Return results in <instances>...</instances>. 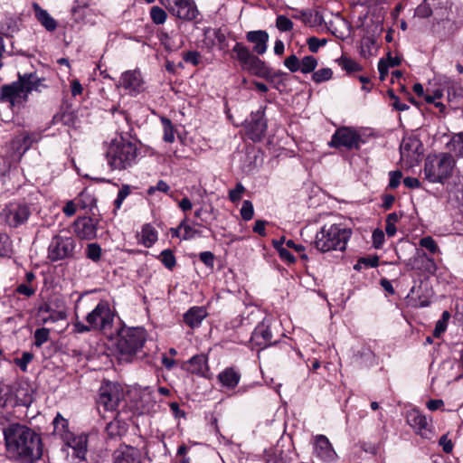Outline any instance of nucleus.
<instances>
[{"label":"nucleus","mask_w":463,"mask_h":463,"mask_svg":"<svg viewBox=\"0 0 463 463\" xmlns=\"http://www.w3.org/2000/svg\"><path fill=\"white\" fill-rule=\"evenodd\" d=\"M427 260L430 262L432 266H434L433 260L429 258L428 255L424 251L418 250L417 253L410 258L406 262L405 266L409 270H420L423 262Z\"/></svg>","instance_id":"nucleus-29"},{"label":"nucleus","mask_w":463,"mask_h":463,"mask_svg":"<svg viewBox=\"0 0 463 463\" xmlns=\"http://www.w3.org/2000/svg\"><path fill=\"white\" fill-rule=\"evenodd\" d=\"M54 434L63 436L67 433L68 420L64 419L60 413H57L56 417L52 421Z\"/></svg>","instance_id":"nucleus-37"},{"label":"nucleus","mask_w":463,"mask_h":463,"mask_svg":"<svg viewBox=\"0 0 463 463\" xmlns=\"http://www.w3.org/2000/svg\"><path fill=\"white\" fill-rule=\"evenodd\" d=\"M33 355L30 352L23 353L20 358L14 359V363L23 372L27 371V365L30 362H32Z\"/></svg>","instance_id":"nucleus-51"},{"label":"nucleus","mask_w":463,"mask_h":463,"mask_svg":"<svg viewBox=\"0 0 463 463\" xmlns=\"http://www.w3.org/2000/svg\"><path fill=\"white\" fill-rule=\"evenodd\" d=\"M333 71L330 68H323L317 71H314L312 74V80L316 83L319 84L332 79Z\"/></svg>","instance_id":"nucleus-40"},{"label":"nucleus","mask_w":463,"mask_h":463,"mask_svg":"<svg viewBox=\"0 0 463 463\" xmlns=\"http://www.w3.org/2000/svg\"><path fill=\"white\" fill-rule=\"evenodd\" d=\"M351 234V230L343 227L341 224L325 225L317 232L313 243L315 248L321 252L343 251L345 250Z\"/></svg>","instance_id":"nucleus-3"},{"label":"nucleus","mask_w":463,"mask_h":463,"mask_svg":"<svg viewBox=\"0 0 463 463\" xmlns=\"http://www.w3.org/2000/svg\"><path fill=\"white\" fill-rule=\"evenodd\" d=\"M419 245L428 250L432 254H435L439 251L438 244L431 236H425L421 238L419 241Z\"/></svg>","instance_id":"nucleus-44"},{"label":"nucleus","mask_w":463,"mask_h":463,"mask_svg":"<svg viewBox=\"0 0 463 463\" xmlns=\"http://www.w3.org/2000/svg\"><path fill=\"white\" fill-rule=\"evenodd\" d=\"M150 18L155 24H163L166 21L167 14L163 8L154 5L150 9Z\"/></svg>","instance_id":"nucleus-38"},{"label":"nucleus","mask_w":463,"mask_h":463,"mask_svg":"<svg viewBox=\"0 0 463 463\" xmlns=\"http://www.w3.org/2000/svg\"><path fill=\"white\" fill-rule=\"evenodd\" d=\"M247 42L252 44L253 54L263 55L268 50L269 33L265 30L249 31L246 33Z\"/></svg>","instance_id":"nucleus-16"},{"label":"nucleus","mask_w":463,"mask_h":463,"mask_svg":"<svg viewBox=\"0 0 463 463\" xmlns=\"http://www.w3.org/2000/svg\"><path fill=\"white\" fill-rule=\"evenodd\" d=\"M363 142L361 135L351 128H338L332 136L328 145L331 147H345L347 150L359 149Z\"/></svg>","instance_id":"nucleus-10"},{"label":"nucleus","mask_w":463,"mask_h":463,"mask_svg":"<svg viewBox=\"0 0 463 463\" xmlns=\"http://www.w3.org/2000/svg\"><path fill=\"white\" fill-rule=\"evenodd\" d=\"M455 159L449 153L430 155L425 160L424 175L430 183H443L452 174Z\"/></svg>","instance_id":"nucleus-6"},{"label":"nucleus","mask_w":463,"mask_h":463,"mask_svg":"<svg viewBox=\"0 0 463 463\" xmlns=\"http://www.w3.org/2000/svg\"><path fill=\"white\" fill-rule=\"evenodd\" d=\"M120 85L129 91L139 92L143 85V80L139 71H128L120 77Z\"/></svg>","instance_id":"nucleus-21"},{"label":"nucleus","mask_w":463,"mask_h":463,"mask_svg":"<svg viewBox=\"0 0 463 463\" xmlns=\"http://www.w3.org/2000/svg\"><path fill=\"white\" fill-rule=\"evenodd\" d=\"M244 191V186L241 183H238L235 188L229 192V199L232 203L240 201Z\"/></svg>","instance_id":"nucleus-54"},{"label":"nucleus","mask_w":463,"mask_h":463,"mask_svg":"<svg viewBox=\"0 0 463 463\" xmlns=\"http://www.w3.org/2000/svg\"><path fill=\"white\" fill-rule=\"evenodd\" d=\"M112 463H142L139 450L130 445L120 444L112 453Z\"/></svg>","instance_id":"nucleus-15"},{"label":"nucleus","mask_w":463,"mask_h":463,"mask_svg":"<svg viewBox=\"0 0 463 463\" xmlns=\"http://www.w3.org/2000/svg\"><path fill=\"white\" fill-rule=\"evenodd\" d=\"M30 215L31 211L29 206L22 203H11L6 206L2 213L5 223L12 228H17L24 224Z\"/></svg>","instance_id":"nucleus-11"},{"label":"nucleus","mask_w":463,"mask_h":463,"mask_svg":"<svg viewBox=\"0 0 463 463\" xmlns=\"http://www.w3.org/2000/svg\"><path fill=\"white\" fill-rule=\"evenodd\" d=\"M276 26L281 32H288L293 28L292 21L285 15H278Z\"/></svg>","instance_id":"nucleus-46"},{"label":"nucleus","mask_w":463,"mask_h":463,"mask_svg":"<svg viewBox=\"0 0 463 463\" xmlns=\"http://www.w3.org/2000/svg\"><path fill=\"white\" fill-rule=\"evenodd\" d=\"M106 157L112 169L124 170L136 163L137 147L135 143L120 137L110 142L106 151Z\"/></svg>","instance_id":"nucleus-4"},{"label":"nucleus","mask_w":463,"mask_h":463,"mask_svg":"<svg viewBox=\"0 0 463 463\" xmlns=\"http://www.w3.org/2000/svg\"><path fill=\"white\" fill-rule=\"evenodd\" d=\"M277 342L278 340L273 337L271 326L269 323V320L265 319L255 327L250 337L251 345L259 347L260 349H264L275 345Z\"/></svg>","instance_id":"nucleus-14"},{"label":"nucleus","mask_w":463,"mask_h":463,"mask_svg":"<svg viewBox=\"0 0 463 463\" xmlns=\"http://www.w3.org/2000/svg\"><path fill=\"white\" fill-rule=\"evenodd\" d=\"M241 215L244 221H250L254 215L253 204L250 201L245 200L242 203Z\"/></svg>","instance_id":"nucleus-47"},{"label":"nucleus","mask_w":463,"mask_h":463,"mask_svg":"<svg viewBox=\"0 0 463 463\" xmlns=\"http://www.w3.org/2000/svg\"><path fill=\"white\" fill-rule=\"evenodd\" d=\"M18 31L16 21L12 17H5L0 25V33L7 37Z\"/></svg>","instance_id":"nucleus-33"},{"label":"nucleus","mask_w":463,"mask_h":463,"mask_svg":"<svg viewBox=\"0 0 463 463\" xmlns=\"http://www.w3.org/2000/svg\"><path fill=\"white\" fill-rule=\"evenodd\" d=\"M76 234L83 240H91L97 235V222L91 217H79L74 222Z\"/></svg>","instance_id":"nucleus-17"},{"label":"nucleus","mask_w":463,"mask_h":463,"mask_svg":"<svg viewBox=\"0 0 463 463\" xmlns=\"http://www.w3.org/2000/svg\"><path fill=\"white\" fill-rule=\"evenodd\" d=\"M273 246L278 250L279 257L288 261V263H294L296 259L287 249L283 248V239L280 241H274Z\"/></svg>","instance_id":"nucleus-41"},{"label":"nucleus","mask_w":463,"mask_h":463,"mask_svg":"<svg viewBox=\"0 0 463 463\" xmlns=\"http://www.w3.org/2000/svg\"><path fill=\"white\" fill-rule=\"evenodd\" d=\"M146 333L142 327L122 328L118 332L117 350L121 362L129 363L142 351Z\"/></svg>","instance_id":"nucleus-2"},{"label":"nucleus","mask_w":463,"mask_h":463,"mask_svg":"<svg viewBox=\"0 0 463 463\" xmlns=\"http://www.w3.org/2000/svg\"><path fill=\"white\" fill-rule=\"evenodd\" d=\"M364 264L367 268H376L379 265V257L377 255L360 258L358 263L354 265V269H359L360 265Z\"/></svg>","instance_id":"nucleus-50"},{"label":"nucleus","mask_w":463,"mask_h":463,"mask_svg":"<svg viewBox=\"0 0 463 463\" xmlns=\"http://www.w3.org/2000/svg\"><path fill=\"white\" fill-rule=\"evenodd\" d=\"M34 16L37 21L48 31L53 32L57 28V22L52 18L50 14L43 9L37 3L33 4Z\"/></svg>","instance_id":"nucleus-24"},{"label":"nucleus","mask_w":463,"mask_h":463,"mask_svg":"<svg viewBox=\"0 0 463 463\" xmlns=\"http://www.w3.org/2000/svg\"><path fill=\"white\" fill-rule=\"evenodd\" d=\"M50 335V330L45 327L36 329L34 332V345L38 347L42 346L45 342L48 341Z\"/></svg>","instance_id":"nucleus-45"},{"label":"nucleus","mask_w":463,"mask_h":463,"mask_svg":"<svg viewBox=\"0 0 463 463\" xmlns=\"http://www.w3.org/2000/svg\"><path fill=\"white\" fill-rule=\"evenodd\" d=\"M264 116L265 107H260L257 111L251 112L246 122L247 135L254 142L260 141L266 133L267 122Z\"/></svg>","instance_id":"nucleus-12"},{"label":"nucleus","mask_w":463,"mask_h":463,"mask_svg":"<svg viewBox=\"0 0 463 463\" xmlns=\"http://www.w3.org/2000/svg\"><path fill=\"white\" fill-rule=\"evenodd\" d=\"M179 228H183L184 230V235L182 237L183 240H191L195 237L196 234L199 233L198 231L192 228L190 225L185 223V220H184L180 225Z\"/></svg>","instance_id":"nucleus-55"},{"label":"nucleus","mask_w":463,"mask_h":463,"mask_svg":"<svg viewBox=\"0 0 463 463\" xmlns=\"http://www.w3.org/2000/svg\"><path fill=\"white\" fill-rule=\"evenodd\" d=\"M432 14L430 7L425 3L416 8V14L421 18L430 17Z\"/></svg>","instance_id":"nucleus-60"},{"label":"nucleus","mask_w":463,"mask_h":463,"mask_svg":"<svg viewBox=\"0 0 463 463\" xmlns=\"http://www.w3.org/2000/svg\"><path fill=\"white\" fill-rule=\"evenodd\" d=\"M159 260L168 269H173L176 264L175 257L171 250H164L160 253Z\"/></svg>","instance_id":"nucleus-42"},{"label":"nucleus","mask_w":463,"mask_h":463,"mask_svg":"<svg viewBox=\"0 0 463 463\" xmlns=\"http://www.w3.org/2000/svg\"><path fill=\"white\" fill-rule=\"evenodd\" d=\"M200 260L204 263L207 267L213 268L214 265V255L211 251H203L199 255Z\"/></svg>","instance_id":"nucleus-58"},{"label":"nucleus","mask_w":463,"mask_h":463,"mask_svg":"<svg viewBox=\"0 0 463 463\" xmlns=\"http://www.w3.org/2000/svg\"><path fill=\"white\" fill-rule=\"evenodd\" d=\"M23 91L21 82L18 81L3 85L0 89V100L9 102L13 107L24 101Z\"/></svg>","instance_id":"nucleus-18"},{"label":"nucleus","mask_w":463,"mask_h":463,"mask_svg":"<svg viewBox=\"0 0 463 463\" xmlns=\"http://www.w3.org/2000/svg\"><path fill=\"white\" fill-rule=\"evenodd\" d=\"M338 65L348 73L360 71L362 67L355 61L349 59L347 57L342 56L341 58L336 60Z\"/></svg>","instance_id":"nucleus-35"},{"label":"nucleus","mask_w":463,"mask_h":463,"mask_svg":"<svg viewBox=\"0 0 463 463\" xmlns=\"http://www.w3.org/2000/svg\"><path fill=\"white\" fill-rule=\"evenodd\" d=\"M69 446L73 449L74 455L77 458L82 460L85 458L87 453V437L84 435H80L78 437H74L68 443Z\"/></svg>","instance_id":"nucleus-27"},{"label":"nucleus","mask_w":463,"mask_h":463,"mask_svg":"<svg viewBox=\"0 0 463 463\" xmlns=\"http://www.w3.org/2000/svg\"><path fill=\"white\" fill-rule=\"evenodd\" d=\"M123 396V390L118 383L111 382L103 383L99 387L97 400L99 410L102 407L105 411H116Z\"/></svg>","instance_id":"nucleus-8"},{"label":"nucleus","mask_w":463,"mask_h":463,"mask_svg":"<svg viewBox=\"0 0 463 463\" xmlns=\"http://www.w3.org/2000/svg\"><path fill=\"white\" fill-rule=\"evenodd\" d=\"M207 317V311L203 307H193L184 315V322L190 327H198Z\"/></svg>","instance_id":"nucleus-23"},{"label":"nucleus","mask_w":463,"mask_h":463,"mask_svg":"<svg viewBox=\"0 0 463 463\" xmlns=\"http://www.w3.org/2000/svg\"><path fill=\"white\" fill-rule=\"evenodd\" d=\"M130 189L128 185H123L118 191L116 200L114 201V206L116 210H118L126 197L129 194Z\"/></svg>","instance_id":"nucleus-53"},{"label":"nucleus","mask_w":463,"mask_h":463,"mask_svg":"<svg viewBox=\"0 0 463 463\" xmlns=\"http://www.w3.org/2000/svg\"><path fill=\"white\" fill-rule=\"evenodd\" d=\"M91 329L90 325H85L80 321H77L73 324V331L79 334L90 332Z\"/></svg>","instance_id":"nucleus-64"},{"label":"nucleus","mask_w":463,"mask_h":463,"mask_svg":"<svg viewBox=\"0 0 463 463\" xmlns=\"http://www.w3.org/2000/svg\"><path fill=\"white\" fill-rule=\"evenodd\" d=\"M390 66L387 64V61L384 59H381L378 63V71L380 74V80H384L386 76L388 75V70Z\"/></svg>","instance_id":"nucleus-62"},{"label":"nucleus","mask_w":463,"mask_h":463,"mask_svg":"<svg viewBox=\"0 0 463 463\" xmlns=\"http://www.w3.org/2000/svg\"><path fill=\"white\" fill-rule=\"evenodd\" d=\"M204 35L206 37V41H208L206 43L209 47H213L215 45V40L220 44V49H223L227 46L225 33L222 32L221 28H205Z\"/></svg>","instance_id":"nucleus-26"},{"label":"nucleus","mask_w":463,"mask_h":463,"mask_svg":"<svg viewBox=\"0 0 463 463\" xmlns=\"http://www.w3.org/2000/svg\"><path fill=\"white\" fill-rule=\"evenodd\" d=\"M402 176V174L399 170L390 172L389 187L392 189L397 188L401 183Z\"/></svg>","instance_id":"nucleus-57"},{"label":"nucleus","mask_w":463,"mask_h":463,"mask_svg":"<svg viewBox=\"0 0 463 463\" xmlns=\"http://www.w3.org/2000/svg\"><path fill=\"white\" fill-rule=\"evenodd\" d=\"M218 379L222 386L233 389L238 385L241 380V374L239 372L230 367L220 373Z\"/></svg>","instance_id":"nucleus-25"},{"label":"nucleus","mask_w":463,"mask_h":463,"mask_svg":"<svg viewBox=\"0 0 463 463\" xmlns=\"http://www.w3.org/2000/svg\"><path fill=\"white\" fill-rule=\"evenodd\" d=\"M317 63H318L317 60L314 56H311V55L305 56L300 61L301 65H300L299 71L304 74L314 72L315 69L317 66Z\"/></svg>","instance_id":"nucleus-36"},{"label":"nucleus","mask_w":463,"mask_h":463,"mask_svg":"<svg viewBox=\"0 0 463 463\" xmlns=\"http://www.w3.org/2000/svg\"><path fill=\"white\" fill-rule=\"evenodd\" d=\"M74 237L57 234L52 238L48 246V259L54 262L75 258L78 249Z\"/></svg>","instance_id":"nucleus-7"},{"label":"nucleus","mask_w":463,"mask_h":463,"mask_svg":"<svg viewBox=\"0 0 463 463\" xmlns=\"http://www.w3.org/2000/svg\"><path fill=\"white\" fill-rule=\"evenodd\" d=\"M114 314L107 301H100L86 317V321L94 330H106L112 326Z\"/></svg>","instance_id":"nucleus-9"},{"label":"nucleus","mask_w":463,"mask_h":463,"mask_svg":"<svg viewBox=\"0 0 463 463\" xmlns=\"http://www.w3.org/2000/svg\"><path fill=\"white\" fill-rule=\"evenodd\" d=\"M17 81L21 82L22 90H24V100L27 99V96L32 90L38 89L39 80L34 74L30 73L19 76V80Z\"/></svg>","instance_id":"nucleus-28"},{"label":"nucleus","mask_w":463,"mask_h":463,"mask_svg":"<svg viewBox=\"0 0 463 463\" xmlns=\"http://www.w3.org/2000/svg\"><path fill=\"white\" fill-rule=\"evenodd\" d=\"M448 324L444 323V320H438L433 330V336L439 338L440 335L446 331Z\"/></svg>","instance_id":"nucleus-61"},{"label":"nucleus","mask_w":463,"mask_h":463,"mask_svg":"<svg viewBox=\"0 0 463 463\" xmlns=\"http://www.w3.org/2000/svg\"><path fill=\"white\" fill-rule=\"evenodd\" d=\"M157 241V232L156 230L149 223L145 224L142 228L141 232V243L146 247L150 248L156 241Z\"/></svg>","instance_id":"nucleus-30"},{"label":"nucleus","mask_w":463,"mask_h":463,"mask_svg":"<svg viewBox=\"0 0 463 463\" xmlns=\"http://www.w3.org/2000/svg\"><path fill=\"white\" fill-rule=\"evenodd\" d=\"M184 60L193 65H197L200 61V53L196 51L187 52L184 54Z\"/></svg>","instance_id":"nucleus-59"},{"label":"nucleus","mask_w":463,"mask_h":463,"mask_svg":"<svg viewBox=\"0 0 463 463\" xmlns=\"http://www.w3.org/2000/svg\"><path fill=\"white\" fill-rule=\"evenodd\" d=\"M327 43V40L323 38V39H319L317 37H315V36H312V37H309L307 40V46H308V49L311 52H318V49L324 45H326Z\"/></svg>","instance_id":"nucleus-49"},{"label":"nucleus","mask_w":463,"mask_h":463,"mask_svg":"<svg viewBox=\"0 0 463 463\" xmlns=\"http://www.w3.org/2000/svg\"><path fill=\"white\" fill-rule=\"evenodd\" d=\"M102 255V250L98 243H90L87 245L86 256L94 262H98Z\"/></svg>","instance_id":"nucleus-43"},{"label":"nucleus","mask_w":463,"mask_h":463,"mask_svg":"<svg viewBox=\"0 0 463 463\" xmlns=\"http://www.w3.org/2000/svg\"><path fill=\"white\" fill-rule=\"evenodd\" d=\"M420 146V142L417 138L409 137L403 139L401 145V152L402 155L407 153V156H410V153H417L419 147Z\"/></svg>","instance_id":"nucleus-34"},{"label":"nucleus","mask_w":463,"mask_h":463,"mask_svg":"<svg viewBox=\"0 0 463 463\" xmlns=\"http://www.w3.org/2000/svg\"><path fill=\"white\" fill-rule=\"evenodd\" d=\"M208 359L203 354H195L185 364V370L191 373L206 376L209 370Z\"/></svg>","instance_id":"nucleus-22"},{"label":"nucleus","mask_w":463,"mask_h":463,"mask_svg":"<svg viewBox=\"0 0 463 463\" xmlns=\"http://www.w3.org/2000/svg\"><path fill=\"white\" fill-rule=\"evenodd\" d=\"M232 52L235 53V58L242 70L266 80H271L277 75L264 61L253 54L242 43H236L232 48Z\"/></svg>","instance_id":"nucleus-5"},{"label":"nucleus","mask_w":463,"mask_h":463,"mask_svg":"<svg viewBox=\"0 0 463 463\" xmlns=\"http://www.w3.org/2000/svg\"><path fill=\"white\" fill-rule=\"evenodd\" d=\"M4 438L9 458L22 463H33L42 458V437L28 426L11 423L4 429Z\"/></svg>","instance_id":"nucleus-1"},{"label":"nucleus","mask_w":463,"mask_h":463,"mask_svg":"<svg viewBox=\"0 0 463 463\" xmlns=\"http://www.w3.org/2000/svg\"><path fill=\"white\" fill-rule=\"evenodd\" d=\"M106 433L110 439L120 436L121 428L119 421L112 420L106 426Z\"/></svg>","instance_id":"nucleus-52"},{"label":"nucleus","mask_w":463,"mask_h":463,"mask_svg":"<svg viewBox=\"0 0 463 463\" xmlns=\"http://www.w3.org/2000/svg\"><path fill=\"white\" fill-rule=\"evenodd\" d=\"M167 10L178 19L188 22L195 20L200 14L194 0H175Z\"/></svg>","instance_id":"nucleus-13"},{"label":"nucleus","mask_w":463,"mask_h":463,"mask_svg":"<svg viewBox=\"0 0 463 463\" xmlns=\"http://www.w3.org/2000/svg\"><path fill=\"white\" fill-rule=\"evenodd\" d=\"M314 450L318 458L326 462L334 461L336 458V453L331 443L324 435H317L315 438Z\"/></svg>","instance_id":"nucleus-19"},{"label":"nucleus","mask_w":463,"mask_h":463,"mask_svg":"<svg viewBox=\"0 0 463 463\" xmlns=\"http://www.w3.org/2000/svg\"><path fill=\"white\" fill-rule=\"evenodd\" d=\"M161 122L164 128V141L173 143L175 140V133L171 120L167 118H162Z\"/></svg>","instance_id":"nucleus-39"},{"label":"nucleus","mask_w":463,"mask_h":463,"mask_svg":"<svg viewBox=\"0 0 463 463\" xmlns=\"http://www.w3.org/2000/svg\"><path fill=\"white\" fill-rule=\"evenodd\" d=\"M41 139L40 133H28L24 132L18 137L16 142L19 144V148L24 151L28 150L33 143H37Z\"/></svg>","instance_id":"nucleus-31"},{"label":"nucleus","mask_w":463,"mask_h":463,"mask_svg":"<svg viewBox=\"0 0 463 463\" xmlns=\"http://www.w3.org/2000/svg\"><path fill=\"white\" fill-rule=\"evenodd\" d=\"M285 67L291 72H297L300 70V60L295 55L292 54L285 59L284 61Z\"/></svg>","instance_id":"nucleus-48"},{"label":"nucleus","mask_w":463,"mask_h":463,"mask_svg":"<svg viewBox=\"0 0 463 463\" xmlns=\"http://www.w3.org/2000/svg\"><path fill=\"white\" fill-rule=\"evenodd\" d=\"M448 148L455 155L463 157V132L455 134L452 137L449 143H448Z\"/></svg>","instance_id":"nucleus-32"},{"label":"nucleus","mask_w":463,"mask_h":463,"mask_svg":"<svg viewBox=\"0 0 463 463\" xmlns=\"http://www.w3.org/2000/svg\"><path fill=\"white\" fill-rule=\"evenodd\" d=\"M407 423L421 436L428 430L429 422L425 415L417 409H411L406 413Z\"/></svg>","instance_id":"nucleus-20"},{"label":"nucleus","mask_w":463,"mask_h":463,"mask_svg":"<svg viewBox=\"0 0 463 463\" xmlns=\"http://www.w3.org/2000/svg\"><path fill=\"white\" fill-rule=\"evenodd\" d=\"M384 232L380 229H375L373 232V245L375 249L382 248L383 242H384Z\"/></svg>","instance_id":"nucleus-56"},{"label":"nucleus","mask_w":463,"mask_h":463,"mask_svg":"<svg viewBox=\"0 0 463 463\" xmlns=\"http://www.w3.org/2000/svg\"><path fill=\"white\" fill-rule=\"evenodd\" d=\"M76 211H77L76 204H75V203H74V202H73V201H71H71H68V202L65 203L64 207L62 208V212H63V213H64L66 216H68V217H71V216L74 215V214H75V213H76Z\"/></svg>","instance_id":"nucleus-63"}]
</instances>
